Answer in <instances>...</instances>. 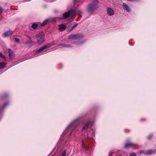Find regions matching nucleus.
I'll use <instances>...</instances> for the list:
<instances>
[{
    "mask_svg": "<svg viewBox=\"0 0 156 156\" xmlns=\"http://www.w3.org/2000/svg\"><path fill=\"white\" fill-rule=\"evenodd\" d=\"M77 0H74V2L75 3Z\"/></svg>",
    "mask_w": 156,
    "mask_h": 156,
    "instance_id": "nucleus-34",
    "label": "nucleus"
},
{
    "mask_svg": "<svg viewBox=\"0 0 156 156\" xmlns=\"http://www.w3.org/2000/svg\"><path fill=\"white\" fill-rule=\"evenodd\" d=\"M94 133H93L92 134V137H93L94 136Z\"/></svg>",
    "mask_w": 156,
    "mask_h": 156,
    "instance_id": "nucleus-32",
    "label": "nucleus"
},
{
    "mask_svg": "<svg viewBox=\"0 0 156 156\" xmlns=\"http://www.w3.org/2000/svg\"><path fill=\"white\" fill-rule=\"evenodd\" d=\"M81 13H82V11H81V10H78L77 12V13L79 14H81Z\"/></svg>",
    "mask_w": 156,
    "mask_h": 156,
    "instance_id": "nucleus-29",
    "label": "nucleus"
},
{
    "mask_svg": "<svg viewBox=\"0 0 156 156\" xmlns=\"http://www.w3.org/2000/svg\"><path fill=\"white\" fill-rule=\"evenodd\" d=\"M36 38L39 44H42L45 41L44 33L43 32L39 33L36 35Z\"/></svg>",
    "mask_w": 156,
    "mask_h": 156,
    "instance_id": "nucleus-2",
    "label": "nucleus"
},
{
    "mask_svg": "<svg viewBox=\"0 0 156 156\" xmlns=\"http://www.w3.org/2000/svg\"><path fill=\"white\" fill-rule=\"evenodd\" d=\"M83 37L82 35L81 34H71L68 37V38L69 39H79L80 38L82 37Z\"/></svg>",
    "mask_w": 156,
    "mask_h": 156,
    "instance_id": "nucleus-6",
    "label": "nucleus"
},
{
    "mask_svg": "<svg viewBox=\"0 0 156 156\" xmlns=\"http://www.w3.org/2000/svg\"><path fill=\"white\" fill-rule=\"evenodd\" d=\"M80 118V117H78L74 121L72 122L71 124L68 126L67 127L66 129L64 132V133L68 131V130L70 129L71 130L73 129L77 126L78 124V122L77 121V120Z\"/></svg>",
    "mask_w": 156,
    "mask_h": 156,
    "instance_id": "nucleus-3",
    "label": "nucleus"
},
{
    "mask_svg": "<svg viewBox=\"0 0 156 156\" xmlns=\"http://www.w3.org/2000/svg\"><path fill=\"white\" fill-rule=\"evenodd\" d=\"M129 156H136L135 153H133L129 155Z\"/></svg>",
    "mask_w": 156,
    "mask_h": 156,
    "instance_id": "nucleus-27",
    "label": "nucleus"
},
{
    "mask_svg": "<svg viewBox=\"0 0 156 156\" xmlns=\"http://www.w3.org/2000/svg\"><path fill=\"white\" fill-rule=\"evenodd\" d=\"M87 139H88L89 138V137H88V136H87Z\"/></svg>",
    "mask_w": 156,
    "mask_h": 156,
    "instance_id": "nucleus-35",
    "label": "nucleus"
},
{
    "mask_svg": "<svg viewBox=\"0 0 156 156\" xmlns=\"http://www.w3.org/2000/svg\"><path fill=\"white\" fill-rule=\"evenodd\" d=\"M107 13L108 16H112L115 14V11L112 8L108 7L107 9Z\"/></svg>",
    "mask_w": 156,
    "mask_h": 156,
    "instance_id": "nucleus-8",
    "label": "nucleus"
},
{
    "mask_svg": "<svg viewBox=\"0 0 156 156\" xmlns=\"http://www.w3.org/2000/svg\"><path fill=\"white\" fill-rule=\"evenodd\" d=\"M82 147L83 148H84L85 149H86L87 148L88 149L87 147H86L84 144V143L83 140H82Z\"/></svg>",
    "mask_w": 156,
    "mask_h": 156,
    "instance_id": "nucleus-21",
    "label": "nucleus"
},
{
    "mask_svg": "<svg viewBox=\"0 0 156 156\" xmlns=\"http://www.w3.org/2000/svg\"><path fill=\"white\" fill-rule=\"evenodd\" d=\"M9 56L10 59H13L15 56V54L13 51L10 49H8Z\"/></svg>",
    "mask_w": 156,
    "mask_h": 156,
    "instance_id": "nucleus-10",
    "label": "nucleus"
},
{
    "mask_svg": "<svg viewBox=\"0 0 156 156\" xmlns=\"http://www.w3.org/2000/svg\"><path fill=\"white\" fill-rule=\"evenodd\" d=\"M38 27V24L35 23H33L32 26V28L34 29H37Z\"/></svg>",
    "mask_w": 156,
    "mask_h": 156,
    "instance_id": "nucleus-17",
    "label": "nucleus"
},
{
    "mask_svg": "<svg viewBox=\"0 0 156 156\" xmlns=\"http://www.w3.org/2000/svg\"><path fill=\"white\" fill-rule=\"evenodd\" d=\"M81 43H82V42L77 43V44H76L78 45V44H80Z\"/></svg>",
    "mask_w": 156,
    "mask_h": 156,
    "instance_id": "nucleus-31",
    "label": "nucleus"
},
{
    "mask_svg": "<svg viewBox=\"0 0 156 156\" xmlns=\"http://www.w3.org/2000/svg\"><path fill=\"white\" fill-rule=\"evenodd\" d=\"M29 40L27 41V43L28 44H30L31 43V38L30 37H27Z\"/></svg>",
    "mask_w": 156,
    "mask_h": 156,
    "instance_id": "nucleus-22",
    "label": "nucleus"
},
{
    "mask_svg": "<svg viewBox=\"0 0 156 156\" xmlns=\"http://www.w3.org/2000/svg\"><path fill=\"white\" fill-rule=\"evenodd\" d=\"M64 47H70V46L69 44H66L64 45Z\"/></svg>",
    "mask_w": 156,
    "mask_h": 156,
    "instance_id": "nucleus-28",
    "label": "nucleus"
},
{
    "mask_svg": "<svg viewBox=\"0 0 156 156\" xmlns=\"http://www.w3.org/2000/svg\"><path fill=\"white\" fill-rule=\"evenodd\" d=\"M53 45V43L49 44L47 45L40 48L36 52L37 54L38 53H42L46 51L48 48Z\"/></svg>",
    "mask_w": 156,
    "mask_h": 156,
    "instance_id": "nucleus-4",
    "label": "nucleus"
},
{
    "mask_svg": "<svg viewBox=\"0 0 156 156\" xmlns=\"http://www.w3.org/2000/svg\"><path fill=\"white\" fill-rule=\"evenodd\" d=\"M8 104H9V103L8 102H7L5 103L3 106V107H5Z\"/></svg>",
    "mask_w": 156,
    "mask_h": 156,
    "instance_id": "nucleus-25",
    "label": "nucleus"
},
{
    "mask_svg": "<svg viewBox=\"0 0 156 156\" xmlns=\"http://www.w3.org/2000/svg\"><path fill=\"white\" fill-rule=\"evenodd\" d=\"M13 32L11 30H9L6 31L3 34V36L5 37H8L9 36L12 34Z\"/></svg>",
    "mask_w": 156,
    "mask_h": 156,
    "instance_id": "nucleus-11",
    "label": "nucleus"
},
{
    "mask_svg": "<svg viewBox=\"0 0 156 156\" xmlns=\"http://www.w3.org/2000/svg\"><path fill=\"white\" fill-rule=\"evenodd\" d=\"M6 63L4 62H0V69L4 68L5 66Z\"/></svg>",
    "mask_w": 156,
    "mask_h": 156,
    "instance_id": "nucleus-14",
    "label": "nucleus"
},
{
    "mask_svg": "<svg viewBox=\"0 0 156 156\" xmlns=\"http://www.w3.org/2000/svg\"><path fill=\"white\" fill-rule=\"evenodd\" d=\"M7 96V95H5V96Z\"/></svg>",
    "mask_w": 156,
    "mask_h": 156,
    "instance_id": "nucleus-36",
    "label": "nucleus"
},
{
    "mask_svg": "<svg viewBox=\"0 0 156 156\" xmlns=\"http://www.w3.org/2000/svg\"><path fill=\"white\" fill-rule=\"evenodd\" d=\"M52 21L53 22H55V18H50L45 20L41 24L42 26H44L45 25L47 24L50 22Z\"/></svg>",
    "mask_w": 156,
    "mask_h": 156,
    "instance_id": "nucleus-7",
    "label": "nucleus"
},
{
    "mask_svg": "<svg viewBox=\"0 0 156 156\" xmlns=\"http://www.w3.org/2000/svg\"><path fill=\"white\" fill-rule=\"evenodd\" d=\"M15 41L17 43L19 42L20 41L19 39L18 38H15Z\"/></svg>",
    "mask_w": 156,
    "mask_h": 156,
    "instance_id": "nucleus-24",
    "label": "nucleus"
},
{
    "mask_svg": "<svg viewBox=\"0 0 156 156\" xmlns=\"http://www.w3.org/2000/svg\"><path fill=\"white\" fill-rule=\"evenodd\" d=\"M98 0H94L92 4L88 5L87 7V12L90 14L93 13L98 7Z\"/></svg>",
    "mask_w": 156,
    "mask_h": 156,
    "instance_id": "nucleus-1",
    "label": "nucleus"
},
{
    "mask_svg": "<svg viewBox=\"0 0 156 156\" xmlns=\"http://www.w3.org/2000/svg\"><path fill=\"white\" fill-rule=\"evenodd\" d=\"M0 57L3 58L4 60H5V56L3 55V54L2 53H0Z\"/></svg>",
    "mask_w": 156,
    "mask_h": 156,
    "instance_id": "nucleus-19",
    "label": "nucleus"
},
{
    "mask_svg": "<svg viewBox=\"0 0 156 156\" xmlns=\"http://www.w3.org/2000/svg\"><path fill=\"white\" fill-rule=\"evenodd\" d=\"M72 132H71L70 134V136H69V137H70V136H71V135L72 134Z\"/></svg>",
    "mask_w": 156,
    "mask_h": 156,
    "instance_id": "nucleus-33",
    "label": "nucleus"
},
{
    "mask_svg": "<svg viewBox=\"0 0 156 156\" xmlns=\"http://www.w3.org/2000/svg\"><path fill=\"white\" fill-rule=\"evenodd\" d=\"M122 7L123 9L126 10L127 12H130L131 11V9L127 4L124 3H123L122 5Z\"/></svg>",
    "mask_w": 156,
    "mask_h": 156,
    "instance_id": "nucleus-9",
    "label": "nucleus"
},
{
    "mask_svg": "<svg viewBox=\"0 0 156 156\" xmlns=\"http://www.w3.org/2000/svg\"><path fill=\"white\" fill-rule=\"evenodd\" d=\"M153 136V135L152 134L150 135L147 137V139L148 140H150Z\"/></svg>",
    "mask_w": 156,
    "mask_h": 156,
    "instance_id": "nucleus-23",
    "label": "nucleus"
},
{
    "mask_svg": "<svg viewBox=\"0 0 156 156\" xmlns=\"http://www.w3.org/2000/svg\"><path fill=\"white\" fill-rule=\"evenodd\" d=\"M90 123V122H89L84 126L83 127L81 130L82 132H84L87 129Z\"/></svg>",
    "mask_w": 156,
    "mask_h": 156,
    "instance_id": "nucleus-13",
    "label": "nucleus"
},
{
    "mask_svg": "<svg viewBox=\"0 0 156 156\" xmlns=\"http://www.w3.org/2000/svg\"><path fill=\"white\" fill-rule=\"evenodd\" d=\"M58 30L60 31H62L66 29V26L63 24H61L58 26Z\"/></svg>",
    "mask_w": 156,
    "mask_h": 156,
    "instance_id": "nucleus-12",
    "label": "nucleus"
},
{
    "mask_svg": "<svg viewBox=\"0 0 156 156\" xmlns=\"http://www.w3.org/2000/svg\"><path fill=\"white\" fill-rule=\"evenodd\" d=\"M154 153V150H148L145 152L144 153V154H152Z\"/></svg>",
    "mask_w": 156,
    "mask_h": 156,
    "instance_id": "nucleus-16",
    "label": "nucleus"
},
{
    "mask_svg": "<svg viewBox=\"0 0 156 156\" xmlns=\"http://www.w3.org/2000/svg\"><path fill=\"white\" fill-rule=\"evenodd\" d=\"M3 11V9L0 7V14L2 13Z\"/></svg>",
    "mask_w": 156,
    "mask_h": 156,
    "instance_id": "nucleus-26",
    "label": "nucleus"
},
{
    "mask_svg": "<svg viewBox=\"0 0 156 156\" xmlns=\"http://www.w3.org/2000/svg\"><path fill=\"white\" fill-rule=\"evenodd\" d=\"M75 15V13L73 11L70 10L63 14V16L64 19H66L69 17H74Z\"/></svg>",
    "mask_w": 156,
    "mask_h": 156,
    "instance_id": "nucleus-5",
    "label": "nucleus"
},
{
    "mask_svg": "<svg viewBox=\"0 0 156 156\" xmlns=\"http://www.w3.org/2000/svg\"><path fill=\"white\" fill-rule=\"evenodd\" d=\"M66 152L65 151H62L61 153V156H66Z\"/></svg>",
    "mask_w": 156,
    "mask_h": 156,
    "instance_id": "nucleus-20",
    "label": "nucleus"
},
{
    "mask_svg": "<svg viewBox=\"0 0 156 156\" xmlns=\"http://www.w3.org/2000/svg\"><path fill=\"white\" fill-rule=\"evenodd\" d=\"M144 152V151H140V153H142Z\"/></svg>",
    "mask_w": 156,
    "mask_h": 156,
    "instance_id": "nucleus-30",
    "label": "nucleus"
},
{
    "mask_svg": "<svg viewBox=\"0 0 156 156\" xmlns=\"http://www.w3.org/2000/svg\"><path fill=\"white\" fill-rule=\"evenodd\" d=\"M135 145L134 144L127 143H126L125 145V147L126 148H128L129 147H132L134 146Z\"/></svg>",
    "mask_w": 156,
    "mask_h": 156,
    "instance_id": "nucleus-15",
    "label": "nucleus"
},
{
    "mask_svg": "<svg viewBox=\"0 0 156 156\" xmlns=\"http://www.w3.org/2000/svg\"><path fill=\"white\" fill-rule=\"evenodd\" d=\"M78 24H75V25H74L73 26L71 29L69 30H68V31L69 32H70L71 31H72V30H73L74 28H76L77 25Z\"/></svg>",
    "mask_w": 156,
    "mask_h": 156,
    "instance_id": "nucleus-18",
    "label": "nucleus"
}]
</instances>
